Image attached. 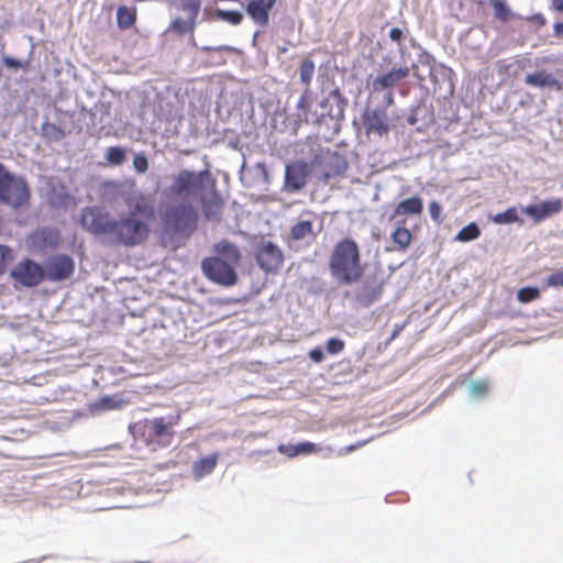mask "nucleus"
I'll list each match as a JSON object with an SVG mask.
<instances>
[{"label": "nucleus", "mask_w": 563, "mask_h": 563, "mask_svg": "<svg viewBox=\"0 0 563 563\" xmlns=\"http://www.w3.org/2000/svg\"><path fill=\"white\" fill-rule=\"evenodd\" d=\"M103 199L112 201L121 197L126 212L119 218L99 206L85 207L80 212L81 228L110 247H135L150 236L151 222L156 218L155 201L140 190H125L118 181H104Z\"/></svg>", "instance_id": "obj_1"}, {"label": "nucleus", "mask_w": 563, "mask_h": 563, "mask_svg": "<svg viewBox=\"0 0 563 563\" xmlns=\"http://www.w3.org/2000/svg\"><path fill=\"white\" fill-rule=\"evenodd\" d=\"M329 269L340 285H352L362 278L364 268L358 245L353 239L346 238L335 244L330 255Z\"/></svg>", "instance_id": "obj_2"}, {"label": "nucleus", "mask_w": 563, "mask_h": 563, "mask_svg": "<svg viewBox=\"0 0 563 563\" xmlns=\"http://www.w3.org/2000/svg\"><path fill=\"white\" fill-rule=\"evenodd\" d=\"M349 104L347 98L339 87L333 88L318 103L314 112H309L301 120L307 124L322 125L333 123V130H340V123L345 119V109Z\"/></svg>", "instance_id": "obj_3"}, {"label": "nucleus", "mask_w": 563, "mask_h": 563, "mask_svg": "<svg viewBox=\"0 0 563 563\" xmlns=\"http://www.w3.org/2000/svg\"><path fill=\"white\" fill-rule=\"evenodd\" d=\"M216 179L212 177L209 164L200 172L181 169L173 179L169 190L177 197H197L216 187Z\"/></svg>", "instance_id": "obj_4"}, {"label": "nucleus", "mask_w": 563, "mask_h": 563, "mask_svg": "<svg viewBox=\"0 0 563 563\" xmlns=\"http://www.w3.org/2000/svg\"><path fill=\"white\" fill-rule=\"evenodd\" d=\"M199 214L190 202H179L166 208L162 216L165 230L173 234H192L198 227Z\"/></svg>", "instance_id": "obj_5"}, {"label": "nucleus", "mask_w": 563, "mask_h": 563, "mask_svg": "<svg viewBox=\"0 0 563 563\" xmlns=\"http://www.w3.org/2000/svg\"><path fill=\"white\" fill-rule=\"evenodd\" d=\"M234 265L219 256H210L201 261V269L205 276L210 282L224 287H232L238 283V273Z\"/></svg>", "instance_id": "obj_6"}, {"label": "nucleus", "mask_w": 563, "mask_h": 563, "mask_svg": "<svg viewBox=\"0 0 563 563\" xmlns=\"http://www.w3.org/2000/svg\"><path fill=\"white\" fill-rule=\"evenodd\" d=\"M30 199V186L24 177L9 170L4 187L0 192V203L18 209Z\"/></svg>", "instance_id": "obj_7"}, {"label": "nucleus", "mask_w": 563, "mask_h": 563, "mask_svg": "<svg viewBox=\"0 0 563 563\" xmlns=\"http://www.w3.org/2000/svg\"><path fill=\"white\" fill-rule=\"evenodd\" d=\"M10 277L15 284L26 288H33L45 279L44 266L25 257L13 266L10 271Z\"/></svg>", "instance_id": "obj_8"}, {"label": "nucleus", "mask_w": 563, "mask_h": 563, "mask_svg": "<svg viewBox=\"0 0 563 563\" xmlns=\"http://www.w3.org/2000/svg\"><path fill=\"white\" fill-rule=\"evenodd\" d=\"M362 123L367 135L384 137L391 129L390 119L383 107L366 108L362 114Z\"/></svg>", "instance_id": "obj_9"}, {"label": "nucleus", "mask_w": 563, "mask_h": 563, "mask_svg": "<svg viewBox=\"0 0 563 563\" xmlns=\"http://www.w3.org/2000/svg\"><path fill=\"white\" fill-rule=\"evenodd\" d=\"M179 416L156 417L145 422V433L151 441L163 445H170L174 438L173 427L177 423Z\"/></svg>", "instance_id": "obj_10"}, {"label": "nucleus", "mask_w": 563, "mask_h": 563, "mask_svg": "<svg viewBox=\"0 0 563 563\" xmlns=\"http://www.w3.org/2000/svg\"><path fill=\"white\" fill-rule=\"evenodd\" d=\"M310 168L303 161L289 163L285 167L283 191L297 194L308 184Z\"/></svg>", "instance_id": "obj_11"}, {"label": "nucleus", "mask_w": 563, "mask_h": 563, "mask_svg": "<svg viewBox=\"0 0 563 563\" xmlns=\"http://www.w3.org/2000/svg\"><path fill=\"white\" fill-rule=\"evenodd\" d=\"M255 260L265 273H275L284 263V254L277 244L264 241L257 246Z\"/></svg>", "instance_id": "obj_12"}, {"label": "nucleus", "mask_w": 563, "mask_h": 563, "mask_svg": "<svg viewBox=\"0 0 563 563\" xmlns=\"http://www.w3.org/2000/svg\"><path fill=\"white\" fill-rule=\"evenodd\" d=\"M75 271V262L67 254H56L46 260L44 264L45 279L62 282L69 278Z\"/></svg>", "instance_id": "obj_13"}, {"label": "nucleus", "mask_w": 563, "mask_h": 563, "mask_svg": "<svg viewBox=\"0 0 563 563\" xmlns=\"http://www.w3.org/2000/svg\"><path fill=\"white\" fill-rule=\"evenodd\" d=\"M384 279L380 276H368L355 290V299L362 307H369L380 299L384 288Z\"/></svg>", "instance_id": "obj_14"}, {"label": "nucleus", "mask_w": 563, "mask_h": 563, "mask_svg": "<svg viewBox=\"0 0 563 563\" xmlns=\"http://www.w3.org/2000/svg\"><path fill=\"white\" fill-rule=\"evenodd\" d=\"M562 209L563 202L559 198L521 207V211L531 218L534 223H541L545 219L560 213Z\"/></svg>", "instance_id": "obj_15"}, {"label": "nucleus", "mask_w": 563, "mask_h": 563, "mask_svg": "<svg viewBox=\"0 0 563 563\" xmlns=\"http://www.w3.org/2000/svg\"><path fill=\"white\" fill-rule=\"evenodd\" d=\"M410 74L409 67L391 68L389 71L375 77L372 81V89L374 92H383L385 90H393L401 80L406 79Z\"/></svg>", "instance_id": "obj_16"}, {"label": "nucleus", "mask_w": 563, "mask_h": 563, "mask_svg": "<svg viewBox=\"0 0 563 563\" xmlns=\"http://www.w3.org/2000/svg\"><path fill=\"white\" fill-rule=\"evenodd\" d=\"M203 216L209 221H217L220 218L221 209L223 207V198L216 187H211L207 192L200 195L198 199Z\"/></svg>", "instance_id": "obj_17"}, {"label": "nucleus", "mask_w": 563, "mask_h": 563, "mask_svg": "<svg viewBox=\"0 0 563 563\" xmlns=\"http://www.w3.org/2000/svg\"><path fill=\"white\" fill-rule=\"evenodd\" d=\"M305 216H311L309 211L301 214L297 223L290 228L289 240L290 242H305L310 245L317 238V232L313 230V222L311 219H305Z\"/></svg>", "instance_id": "obj_18"}, {"label": "nucleus", "mask_w": 563, "mask_h": 563, "mask_svg": "<svg viewBox=\"0 0 563 563\" xmlns=\"http://www.w3.org/2000/svg\"><path fill=\"white\" fill-rule=\"evenodd\" d=\"M275 3L276 0H250L245 10L254 23L266 26L269 22V12Z\"/></svg>", "instance_id": "obj_19"}, {"label": "nucleus", "mask_w": 563, "mask_h": 563, "mask_svg": "<svg viewBox=\"0 0 563 563\" xmlns=\"http://www.w3.org/2000/svg\"><path fill=\"white\" fill-rule=\"evenodd\" d=\"M525 84L539 89H553L560 91L563 88L562 82L552 74L544 69L527 74L523 79Z\"/></svg>", "instance_id": "obj_20"}, {"label": "nucleus", "mask_w": 563, "mask_h": 563, "mask_svg": "<svg viewBox=\"0 0 563 563\" xmlns=\"http://www.w3.org/2000/svg\"><path fill=\"white\" fill-rule=\"evenodd\" d=\"M323 177L325 180L342 175L346 172L349 164L344 155L339 152H328L322 157Z\"/></svg>", "instance_id": "obj_21"}, {"label": "nucleus", "mask_w": 563, "mask_h": 563, "mask_svg": "<svg viewBox=\"0 0 563 563\" xmlns=\"http://www.w3.org/2000/svg\"><path fill=\"white\" fill-rule=\"evenodd\" d=\"M423 211V200L413 196L397 203L389 219L394 220L402 216H419Z\"/></svg>", "instance_id": "obj_22"}, {"label": "nucleus", "mask_w": 563, "mask_h": 563, "mask_svg": "<svg viewBox=\"0 0 563 563\" xmlns=\"http://www.w3.org/2000/svg\"><path fill=\"white\" fill-rule=\"evenodd\" d=\"M220 454L214 452L208 456L195 461L191 465V473L196 482L201 481L203 477L213 473Z\"/></svg>", "instance_id": "obj_23"}, {"label": "nucleus", "mask_w": 563, "mask_h": 563, "mask_svg": "<svg viewBox=\"0 0 563 563\" xmlns=\"http://www.w3.org/2000/svg\"><path fill=\"white\" fill-rule=\"evenodd\" d=\"M277 451L288 457H296L298 455H309L317 452V445L312 442L303 441L295 444H279Z\"/></svg>", "instance_id": "obj_24"}, {"label": "nucleus", "mask_w": 563, "mask_h": 563, "mask_svg": "<svg viewBox=\"0 0 563 563\" xmlns=\"http://www.w3.org/2000/svg\"><path fill=\"white\" fill-rule=\"evenodd\" d=\"M213 252L217 254V256L232 264H238L241 260V253L238 246L227 240H222L214 244Z\"/></svg>", "instance_id": "obj_25"}, {"label": "nucleus", "mask_w": 563, "mask_h": 563, "mask_svg": "<svg viewBox=\"0 0 563 563\" xmlns=\"http://www.w3.org/2000/svg\"><path fill=\"white\" fill-rule=\"evenodd\" d=\"M123 404V399L119 395H104L90 405L92 412L106 411L119 408Z\"/></svg>", "instance_id": "obj_26"}, {"label": "nucleus", "mask_w": 563, "mask_h": 563, "mask_svg": "<svg viewBox=\"0 0 563 563\" xmlns=\"http://www.w3.org/2000/svg\"><path fill=\"white\" fill-rule=\"evenodd\" d=\"M197 24L198 21H192L187 18L183 19L180 16H177L170 22L167 32H174L177 35L190 34L191 36H194V32L196 30Z\"/></svg>", "instance_id": "obj_27"}, {"label": "nucleus", "mask_w": 563, "mask_h": 563, "mask_svg": "<svg viewBox=\"0 0 563 563\" xmlns=\"http://www.w3.org/2000/svg\"><path fill=\"white\" fill-rule=\"evenodd\" d=\"M411 239V232L405 228V220L397 221V225L391 233L393 242L398 246V249L405 250L409 246Z\"/></svg>", "instance_id": "obj_28"}, {"label": "nucleus", "mask_w": 563, "mask_h": 563, "mask_svg": "<svg viewBox=\"0 0 563 563\" xmlns=\"http://www.w3.org/2000/svg\"><path fill=\"white\" fill-rule=\"evenodd\" d=\"M490 220L495 224L523 223V220L520 218L519 211L516 207H510L503 212L490 216Z\"/></svg>", "instance_id": "obj_29"}, {"label": "nucleus", "mask_w": 563, "mask_h": 563, "mask_svg": "<svg viewBox=\"0 0 563 563\" xmlns=\"http://www.w3.org/2000/svg\"><path fill=\"white\" fill-rule=\"evenodd\" d=\"M111 103L107 101H99L90 110L91 120L95 122L98 119L100 124H108L110 122Z\"/></svg>", "instance_id": "obj_30"}, {"label": "nucleus", "mask_w": 563, "mask_h": 563, "mask_svg": "<svg viewBox=\"0 0 563 563\" xmlns=\"http://www.w3.org/2000/svg\"><path fill=\"white\" fill-rule=\"evenodd\" d=\"M136 19L135 10L126 7L119 5L117 10V23L120 29H129L131 27Z\"/></svg>", "instance_id": "obj_31"}, {"label": "nucleus", "mask_w": 563, "mask_h": 563, "mask_svg": "<svg viewBox=\"0 0 563 563\" xmlns=\"http://www.w3.org/2000/svg\"><path fill=\"white\" fill-rule=\"evenodd\" d=\"M311 90L306 88L297 101L296 109L302 112V114H299L298 119L295 121L297 124L302 123L303 121L301 119L306 118L309 112H314V110L311 109Z\"/></svg>", "instance_id": "obj_32"}, {"label": "nucleus", "mask_w": 563, "mask_h": 563, "mask_svg": "<svg viewBox=\"0 0 563 563\" xmlns=\"http://www.w3.org/2000/svg\"><path fill=\"white\" fill-rule=\"evenodd\" d=\"M490 4L494 9V16L501 22H507L516 15L506 0H490Z\"/></svg>", "instance_id": "obj_33"}, {"label": "nucleus", "mask_w": 563, "mask_h": 563, "mask_svg": "<svg viewBox=\"0 0 563 563\" xmlns=\"http://www.w3.org/2000/svg\"><path fill=\"white\" fill-rule=\"evenodd\" d=\"M481 235V229L476 222H471L462 228L455 235V241L459 242H471L476 240Z\"/></svg>", "instance_id": "obj_34"}, {"label": "nucleus", "mask_w": 563, "mask_h": 563, "mask_svg": "<svg viewBox=\"0 0 563 563\" xmlns=\"http://www.w3.org/2000/svg\"><path fill=\"white\" fill-rule=\"evenodd\" d=\"M488 391V383L486 380H472L467 385V394L470 398L475 400L483 399Z\"/></svg>", "instance_id": "obj_35"}, {"label": "nucleus", "mask_w": 563, "mask_h": 563, "mask_svg": "<svg viewBox=\"0 0 563 563\" xmlns=\"http://www.w3.org/2000/svg\"><path fill=\"white\" fill-rule=\"evenodd\" d=\"M106 159L112 166H119L126 159V150L122 146H111L106 152Z\"/></svg>", "instance_id": "obj_36"}, {"label": "nucleus", "mask_w": 563, "mask_h": 563, "mask_svg": "<svg viewBox=\"0 0 563 563\" xmlns=\"http://www.w3.org/2000/svg\"><path fill=\"white\" fill-rule=\"evenodd\" d=\"M314 62L311 58H305L299 68V76L300 81L306 86V88H309L313 74H314Z\"/></svg>", "instance_id": "obj_37"}, {"label": "nucleus", "mask_w": 563, "mask_h": 563, "mask_svg": "<svg viewBox=\"0 0 563 563\" xmlns=\"http://www.w3.org/2000/svg\"><path fill=\"white\" fill-rule=\"evenodd\" d=\"M179 9L187 14V19L197 21L201 9V0H180Z\"/></svg>", "instance_id": "obj_38"}, {"label": "nucleus", "mask_w": 563, "mask_h": 563, "mask_svg": "<svg viewBox=\"0 0 563 563\" xmlns=\"http://www.w3.org/2000/svg\"><path fill=\"white\" fill-rule=\"evenodd\" d=\"M214 15L229 24L232 25H239L243 21V13L240 11H232V10H223V9H216Z\"/></svg>", "instance_id": "obj_39"}, {"label": "nucleus", "mask_w": 563, "mask_h": 563, "mask_svg": "<svg viewBox=\"0 0 563 563\" xmlns=\"http://www.w3.org/2000/svg\"><path fill=\"white\" fill-rule=\"evenodd\" d=\"M41 132L44 137L54 142H58L65 136L64 131L59 126L47 121L41 125Z\"/></svg>", "instance_id": "obj_40"}, {"label": "nucleus", "mask_w": 563, "mask_h": 563, "mask_svg": "<svg viewBox=\"0 0 563 563\" xmlns=\"http://www.w3.org/2000/svg\"><path fill=\"white\" fill-rule=\"evenodd\" d=\"M52 232L47 229H43L40 232H35L30 236V242L33 246L37 249H43L47 245V243H52L51 241Z\"/></svg>", "instance_id": "obj_41"}, {"label": "nucleus", "mask_w": 563, "mask_h": 563, "mask_svg": "<svg viewBox=\"0 0 563 563\" xmlns=\"http://www.w3.org/2000/svg\"><path fill=\"white\" fill-rule=\"evenodd\" d=\"M540 296V289L538 287H522L517 292V299L522 303H528Z\"/></svg>", "instance_id": "obj_42"}, {"label": "nucleus", "mask_w": 563, "mask_h": 563, "mask_svg": "<svg viewBox=\"0 0 563 563\" xmlns=\"http://www.w3.org/2000/svg\"><path fill=\"white\" fill-rule=\"evenodd\" d=\"M29 64V60L26 62H23L19 58H15V57H12V56H9V55H3L2 56V65L9 69H12V70H18V69H21V68H25Z\"/></svg>", "instance_id": "obj_43"}, {"label": "nucleus", "mask_w": 563, "mask_h": 563, "mask_svg": "<svg viewBox=\"0 0 563 563\" xmlns=\"http://www.w3.org/2000/svg\"><path fill=\"white\" fill-rule=\"evenodd\" d=\"M12 258V250L7 245L0 244V275L5 272L7 266Z\"/></svg>", "instance_id": "obj_44"}, {"label": "nucleus", "mask_w": 563, "mask_h": 563, "mask_svg": "<svg viewBox=\"0 0 563 563\" xmlns=\"http://www.w3.org/2000/svg\"><path fill=\"white\" fill-rule=\"evenodd\" d=\"M133 167L136 173L144 174L148 169V159L144 153L135 154L133 158Z\"/></svg>", "instance_id": "obj_45"}, {"label": "nucleus", "mask_w": 563, "mask_h": 563, "mask_svg": "<svg viewBox=\"0 0 563 563\" xmlns=\"http://www.w3.org/2000/svg\"><path fill=\"white\" fill-rule=\"evenodd\" d=\"M124 492V487L119 482L110 483L106 488L102 489V492L98 493V496L106 495V496H118L121 495Z\"/></svg>", "instance_id": "obj_46"}, {"label": "nucleus", "mask_w": 563, "mask_h": 563, "mask_svg": "<svg viewBox=\"0 0 563 563\" xmlns=\"http://www.w3.org/2000/svg\"><path fill=\"white\" fill-rule=\"evenodd\" d=\"M325 349L330 354H338L344 349V342L339 338H331L327 341Z\"/></svg>", "instance_id": "obj_47"}, {"label": "nucleus", "mask_w": 563, "mask_h": 563, "mask_svg": "<svg viewBox=\"0 0 563 563\" xmlns=\"http://www.w3.org/2000/svg\"><path fill=\"white\" fill-rule=\"evenodd\" d=\"M547 285L549 287H563V268L552 273L547 278Z\"/></svg>", "instance_id": "obj_48"}, {"label": "nucleus", "mask_w": 563, "mask_h": 563, "mask_svg": "<svg viewBox=\"0 0 563 563\" xmlns=\"http://www.w3.org/2000/svg\"><path fill=\"white\" fill-rule=\"evenodd\" d=\"M441 211H442V208H441V205L439 202L432 201L429 205L430 217L437 223H441V221H442L441 220Z\"/></svg>", "instance_id": "obj_49"}, {"label": "nucleus", "mask_w": 563, "mask_h": 563, "mask_svg": "<svg viewBox=\"0 0 563 563\" xmlns=\"http://www.w3.org/2000/svg\"><path fill=\"white\" fill-rule=\"evenodd\" d=\"M418 62L421 65H427L431 68L435 62V58L430 53H428L426 49L421 48V52L418 55Z\"/></svg>", "instance_id": "obj_50"}, {"label": "nucleus", "mask_w": 563, "mask_h": 563, "mask_svg": "<svg viewBox=\"0 0 563 563\" xmlns=\"http://www.w3.org/2000/svg\"><path fill=\"white\" fill-rule=\"evenodd\" d=\"M255 172L265 183L269 181V173L264 162H257L254 166Z\"/></svg>", "instance_id": "obj_51"}, {"label": "nucleus", "mask_w": 563, "mask_h": 563, "mask_svg": "<svg viewBox=\"0 0 563 563\" xmlns=\"http://www.w3.org/2000/svg\"><path fill=\"white\" fill-rule=\"evenodd\" d=\"M309 357L314 363H321L324 360V352L321 347L317 346L310 350Z\"/></svg>", "instance_id": "obj_52"}, {"label": "nucleus", "mask_w": 563, "mask_h": 563, "mask_svg": "<svg viewBox=\"0 0 563 563\" xmlns=\"http://www.w3.org/2000/svg\"><path fill=\"white\" fill-rule=\"evenodd\" d=\"M405 37V32L400 27H391L389 31V38L393 42L400 43Z\"/></svg>", "instance_id": "obj_53"}, {"label": "nucleus", "mask_w": 563, "mask_h": 563, "mask_svg": "<svg viewBox=\"0 0 563 563\" xmlns=\"http://www.w3.org/2000/svg\"><path fill=\"white\" fill-rule=\"evenodd\" d=\"M367 441H363V442H357L356 444H351V445H347L343 449H341L339 452H338V455H344V454H347V453H351L353 452L354 450L363 446Z\"/></svg>", "instance_id": "obj_54"}, {"label": "nucleus", "mask_w": 563, "mask_h": 563, "mask_svg": "<svg viewBox=\"0 0 563 563\" xmlns=\"http://www.w3.org/2000/svg\"><path fill=\"white\" fill-rule=\"evenodd\" d=\"M527 21H530V22H536L538 23L540 26H543L547 22L544 15L542 13H534L530 16H527L526 18Z\"/></svg>", "instance_id": "obj_55"}, {"label": "nucleus", "mask_w": 563, "mask_h": 563, "mask_svg": "<svg viewBox=\"0 0 563 563\" xmlns=\"http://www.w3.org/2000/svg\"><path fill=\"white\" fill-rule=\"evenodd\" d=\"M385 95H384V101L387 106H393L394 104V92L393 90H385L384 91Z\"/></svg>", "instance_id": "obj_56"}, {"label": "nucleus", "mask_w": 563, "mask_h": 563, "mask_svg": "<svg viewBox=\"0 0 563 563\" xmlns=\"http://www.w3.org/2000/svg\"><path fill=\"white\" fill-rule=\"evenodd\" d=\"M553 31L555 36H563V22L554 23Z\"/></svg>", "instance_id": "obj_57"}, {"label": "nucleus", "mask_w": 563, "mask_h": 563, "mask_svg": "<svg viewBox=\"0 0 563 563\" xmlns=\"http://www.w3.org/2000/svg\"><path fill=\"white\" fill-rule=\"evenodd\" d=\"M552 9L558 12H563V0H552Z\"/></svg>", "instance_id": "obj_58"}, {"label": "nucleus", "mask_w": 563, "mask_h": 563, "mask_svg": "<svg viewBox=\"0 0 563 563\" xmlns=\"http://www.w3.org/2000/svg\"><path fill=\"white\" fill-rule=\"evenodd\" d=\"M117 507L118 506L114 503H109V504H104V505H99L98 507L95 508V510L111 509V508H117Z\"/></svg>", "instance_id": "obj_59"}, {"label": "nucleus", "mask_w": 563, "mask_h": 563, "mask_svg": "<svg viewBox=\"0 0 563 563\" xmlns=\"http://www.w3.org/2000/svg\"><path fill=\"white\" fill-rule=\"evenodd\" d=\"M407 121L410 125H415L417 123V117L415 114H410Z\"/></svg>", "instance_id": "obj_60"}, {"label": "nucleus", "mask_w": 563, "mask_h": 563, "mask_svg": "<svg viewBox=\"0 0 563 563\" xmlns=\"http://www.w3.org/2000/svg\"><path fill=\"white\" fill-rule=\"evenodd\" d=\"M401 329H402V325H396V328L393 332L391 339L396 338L398 335V333L401 331Z\"/></svg>", "instance_id": "obj_61"}, {"label": "nucleus", "mask_w": 563, "mask_h": 563, "mask_svg": "<svg viewBox=\"0 0 563 563\" xmlns=\"http://www.w3.org/2000/svg\"><path fill=\"white\" fill-rule=\"evenodd\" d=\"M325 451H327V452L323 454L324 456L330 455V453L332 452V450H331L330 448H327V449H325Z\"/></svg>", "instance_id": "obj_62"}, {"label": "nucleus", "mask_w": 563, "mask_h": 563, "mask_svg": "<svg viewBox=\"0 0 563 563\" xmlns=\"http://www.w3.org/2000/svg\"><path fill=\"white\" fill-rule=\"evenodd\" d=\"M211 49H213V48H212V47H210V46H205V47H202V51H211Z\"/></svg>", "instance_id": "obj_63"}, {"label": "nucleus", "mask_w": 563, "mask_h": 563, "mask_svg": "<svg viewBox=\"0 0 563 563\" xmlns=\"http://www.w3.org/2000/svg\"><path fill=\"white\" fill-rule=\"evenodd\" d=\"M220 49H231V47H229V46H222V47H220Z\"/></svg>", "instance_id": "obj_64"}]
</instances>
